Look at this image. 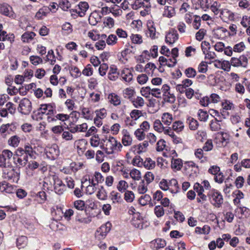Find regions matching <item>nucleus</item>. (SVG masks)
<instances>
[{
	"label": "nucleus",
	"instance_id": "f257e3e1",
	"mask_svg": "<svg viewBox=\"0 0 250 250\" xmlns=\"http://www.w3.org/2000/svg\"><path fill=\"white\" fill-rule=\"evenodd\" d=\"M104 141L105 152L107 154H112L120 152L123 148L122 144L113 137H106Z\"/></svg>",
	"mask_w": 250,
	"mask_h": 250
},
{
	"label": "nucleus",
	"instance_id": "f03ea898",
	"mask_svg": "<svg viewBox=\"0 0 250 250\" xmlns=\"http://www.w3.org/2000/svg\"><path fill=\"white\" fill-rule=\"evenodd\" d=\"M2 177L12 182H17L19 179V173L16 172L12 166L3 167Z\"/></svg>",
	"mask_w": 250,
	"mask_h": 250
},
{
	"label": "nucleus",
	"instance_id": "7ed1b4c3",
	"mask_svg": "<svg viewBox=\"0 0 250 250\" xmlns=\"http://www.w3.org/2000/svg\"><path fill=\"white\" fill-rule=\"evenodd\" d=\"M210 202L216 208L221 207L223 203V198L220 192L215 189H212L208 194Z\"/></svg>",
	"mask_w": 250,
	"mask_h": 250
},
{
	"label": "nucleus",
	"instance_id": "20e7f679",
	"mask_svg": "<svg viewBox=\"0 0 250 250\" xmlns=\"http://www.w3.org/2000/svg\"><path fill=\"white\" fill-rule=\"evenodd\" d=\"M36 146H33L32 141L30 143H26L24 144L23 148L25 151V155H24L23 162L28 163V157L31 159H35L36 156L38 155L37 153L35 150Z\"/></svg>",
	"mask_w": 250,
	"mask_h": 250
},
{
	"label": "nucleus",
	"instance_id": "39448f33",
	"mask_svg": "<svg viewBox=\"0 0 250 250\" xmlns=\"http://www.w3.org/2000/svg\"><path fill=\"white\" fill-rule=\"evenodd\" d=\"M32 104L28 99L24 98L20 101L18 110L22 114H29L32 111Z\"/></svg>",
	"mask_w": 250,
	"mask_h": 250
},
{
	"label": "nucleus",
	"instance_id": "423d86ee",
	"mask_svg": "<svg viewBox=\"0 0 250 250\" xmlns=\"http://www.w3.org/2000/svg\"><path fill=\"white\" fill-rule=\"evenodd\" d=\"M25 155L23 147H18L13 154L14 162L16 165H19L21 167H25L27 163L23 162L24 155Z\"/></svg>",
	"mask_w": 250,
	"mask_h": 250
},
{
	"label": "nucleus",
	"instance_id": "0eeeda50",
	"mask_svg": "<svg viewBox=\"0 0 250 250\" xmlns=\"http://www.w3.org/2000/svg\"><path fill=\"white\" fill-rule=\"evenodd\" d=\"M12 156L13 153L11 151L8 149L3 150L0 154V167H3L12 166L10 160Z\"/></svg>",
	"mask_w": 250,
	"mask_h": 250
},
{
	"label": "nucleus",
	"instance_id": "6e6552de",
	"mask_svg": "<svg viewBox=\"0 0 250 250\" xmlns=\"http://www.w3.org/2000/svg\"><path fill=\"white\" fill-rule=\"evenodd\" d=\"M163 101L166 103L173 104L176 100L175 95L170 92V88L167 84L162 86V98Z\"/></svg>",
	"mask_w": 250,
	"mask_h": 250
},
{
	"label": "nucleus",
	"instance_id": "1a4fd4ad",
	"mask_svg": "<svg viewBox=\"0 0 250 250\" xmlns=\"http://www.w3.org/2000/svg\"><path fill=\"white\" fill-rule=\"evenodd\" d=\"M229 62L230 66L237 67H246L248 64V59L246 56L241 55L239 58H231Z\"/></svg>",
	"mask_w": 250,
	"mask_h": 250
},
{
	"label": "nucleus",
	"instance_id": "9d476101",
	"mask_svg": "<svg viewBox=\"0 0 250 250\" xmlns=\"http://www.w3.org/2000/svg\"><path fill=\"white\" fill-rule=\"evenodd\" d=\"M53 180L54 181V189L55 192L58 194H62L65 190V185L62 181L56 175L53 176Z\"/></svg>",
	"mask_w": 250,
	"mask_h": 250
},
{
	"label": "nucleus",
	"instance_id": "9b49d317",
	"mask_svg": "<svg viewBox=\"0 0 250 250\" xmlns=\"http://www.w3.org/2000/svg\"><path fill=\"white\" fill-rule=\"evenodd\" d=\"M179 38V35L174 29H170L166 36L165 41L169 44H173Z\"/></svg>",
	"mask_w": 250,
	"mask_h": 250
},
{
	"label": "nucleus",
	"instance_id": "f8f14e48",
	"mask_svg": "<svg viewBox=\"0 0 250 250\" xmlns=\"http://www.w3.org/2000/svg\"><path fill=\"white\" fill-rule=\"evenodd\" d=\"M219 17L225 22H227L228 21H233L234 19V15L233 13L227 8L221 9Z\"/></svg>",
	"mask_w": 250,
	"mask_h": 250
},
{
	"label": "nucleus",
	"instance_id": "ddd939ff",
	"mask_svg": "<svg viewBox=\"0 0 250 250\" xmlns=\"http://www.w3.org/2000/svg\"><path fill=\"white\" fill-rule=\"evenodd\" d=\"M1 13L10 18L15 19L16 17V14L13 12L12 7L8 5H2L0 7Z\"/></svg>",
	"mask_w": 250,
	"mask_h": 250
},
{
	"label": "nucleus",
	"instance_id": "4468645a",
	"mask_svg": "<svg viewBox=\"0 0 250 250\" xmlns=\"http://www.w3.org/2000/svg\"><path fill=\"white\" fill-rule=\"evenodd\" d=\"M123 136L122 139V145L125 146H130L132 144V139L129 133L127 130H123L122 131Z\"/></svg>",
	"mask_w": 250,
	"mask_h": 250
},
{
	"label": "nucleus",
	"instance_id": "2eb2a0df",
	"mask_svg": "<svg viewBox=\"0 0 250 250\" xmlns=\"http://www.w3.org/2000/svg\"><path fill=\"white\" fill-rule=\"evenodd\" d=\"M78 6V8L75 10L76 12L78 13L80 17H83L89 8L88 3L85 1L80 2Z\"/></svg>",
	"mask_w": 250,
	"mask_h": 250
},
{
	"label": "nucleus",
	"instance_id": "dca6fc26",
	"mask_svg": "<svg viewBox=\"0 0 250 250\" xmlns=\"http://www.w3.org/2000/svg\"><path fill=\"white\" fill-rule=\"evenodd\" d=\"M121 77L123 81L126 83L130 82L133 79L131 71L128 68L124 69L121 73Z\"/></svg>",
	"mask_w": 250,
	"mask_h": 250
},
{
	"label": "nucleus",
	"instance_id": "f3484780",
	"mask_svg": "<svg viewBox=\"0 0 250 250\" xmlns=\"http://www.w3.org/2000/svg\"><path fill=\"white\" fill-rule=\"evenodd\" d=\"M117 70V68L114 65L110 67L108 73V78L110 80L115 81L118 78L119 73Z\"/></svg>",
	"mask_w": 250,
	"mask_h": 250
},
{
	"label": "nucleus",
	"instance_id": "a211bd4d",
	"mask_svg": "<svg viewBox=\"0 0 250 250\" xmlns=\"http://www.w3.org/2000/svg\"><path fill=\"white\" fill-rule=\"evenodd\" d=\"M111 224L109 222H107L104 225H102L98 230H97V233H99L102 237H104L106 234L109 232L111 229Z\"/></svg>",
	"mask_w": 250,
	"mask_h": 250
},
{
	"label": "nucleus",
	"instance_id": "6ab92c4d",
	"mask_svg": "<svg viewBox=\"0 0 250 250\" xmlns=\"http://www.w3.org/2000/svg\"><path fill=\"white\" fill-rule=\"evenodd\" d=\"M107 99L109 102L115 106H117L121 104V98L116 93H112L109 94L108 95Z\"/></svg>",
	"mask_w": 250,
	"mask_h": 250
},
{
	"label": "nucleus",
	"instance_id": "aec40b11",
	"mask_svg": "<svg viewBox=\"0 0 250 250\" xmlns=\"http://www.w3.org/2000/svg\"><path fill=\"white\" fill-rule=\"evenodd\" d=\"M168 187L169 188L168 190L172 193H176L179 191V187L178 182L175 179H172L168 181Z\"/></svg>",
	"mask_w": 250,
	"mask_h": 250
},
{
	"label": "nucleus",
	"instance_id": "412c9836",
	"mask_svg": "<svg viewBox=\"0 0 250 250\" xmlns=\"http://www.w3.org/2000/svg\"><path fill=\"white\" fill-rule=\"evenodd\" d=\"M210 128L213 131H217L221 129L222 123L221 121L214 118L210 121Z\"/></svg>",
	"mask_w": 250,
	"mask_h": 250
},
{
	"label": "nucleus",
	"instance_id": "4be33fe9",
	"mask_svg": "<svg viewBox=\"0 0 250 250\" xmlns=\"http://www.w3.org/2000/svg\"><path fill=\"white\" fill-rule=\"evenodd\" d=\"M109 197L113 204H119L122 201L121 194L115 191H112L110 192Z\"/></svg>",
	"mask_w": 250,
	"mask_h": 250
},
{
	"label": "nucleus",
	"instance_id": "5701e85b",
	"mask_svg": "<svg viewBox=\"0 0 250 250\" xmlns=\"http://www.w3.org/2000/svg\"><path fill=\"white\" fill-rule=\"evenodd\" d=\"M130 102L136 108H141L145 105V101L144 99L140 96L133 98Z\"/></svg>",
	"mask_w": 250,
	"mask_h": 250
},
{
	"label": "nucleus",
	"instance_id": "b1692460",
	"mask_svg": "<svg viewBox=\"0 0 250 250\" xmlns=\"http://www.w3.org/2000/svg\"><path fill=\"white\" fill-rule=\"evenodd\" d=\"M162 123L167 125H169L173 120L172 115L168 112H165L162 116Z\"/></svg>",
	"mask_w": 250,
	"mask_h": 250
},
{
	"label": "nucleus",
	"instance_id": "393cba45",
	"mask_svg": "<svg viewBox=\"0 0 250 250\" xmlns=\"http://www.w3.org/2000/svg\"><path fill=\"white\" fill-rule=\"evenodd\" d=\"M135 93V90L130 87L125 88L123 91L124 97L129 100L130 101L134 98Z\"/></svg>",
	"mask_w": 250,
	"mask_h": 250
},
{
	"label": "nucleus",
	"instance_id": "a878e982",
	"mask_svg": "<svg viewBox=\"0 0 250 250\" xmlns=\"http://www.w3.org/2000/svg\"><path fill=\"white\" fill-rule=\"evenodd\" d=\"M171 163V168L177 170H180L183 164L182 159L179 158H172Z\"/></svg>",
	"mask_w": 250,
	"mask_h": 250
},
{
	"label": "nucleus",
	"instance_id": "bb28decb",
	"mask_svg": "<svg viewBox=\"0 0 250 250\" xmlns=\"http://www.w3.org/2000/svg\"><path fill=\"white\" fill-rule=\"evenodd\" d=\"M234 108V105L232 103L229 101H226L222 103V115H225L226 114L229 115L228 110H230Z\"/></svg>",
	"mask_w": 250,
	"mask_h": 250
},
{
	"label": "nucleus",
	"instance_id": "cd10ccee",
	"mask_svg": "<svg viewBox=\"0 0 250 250\" xmlns=\"http://www.w3.org/2000/svg\"><path fill=\"white\" fill-rule=\"evenodd\" d=\"M36 34L33 32H25L21 36V40L24 42H29L32 41Z\"/></svg>",
	"mask_w": 250,
	"mask_h": 250
},
{
	"label": "nucleus",
	"instance_id": "c85d7f7f",
	"mask_svg": "<svg viewBox=\"0 0 250 250\" xmlns=\"http://www.w3.org/2000/svg\"><path fill=\"white\" fill-rule=\"evenodd\" d=\"M50 9L49 7L47 6H44L42 8L40 9L36 14V17L38 19H41L43 17L46 16V15L49 13Z\"/></svg>",
	"mask_w": 250,
	"mask_h": 250
},
{
	"label": "nucleus",
	"instance_id": "c756f323",
	"mask_svg": "<svg viewBox=\"0 0 250 250\" xmlns=\"http://www.w3.org/2000/svg\"><path fill=\"white\" fill-rule=\"evenodd\" d=\"M89 185L86 188L85 192L87 194L91 195L96 191L97 189L96 186H98V184L94 183L93 180H92L91 181L89 180Z\"/></svg>",
	"mask_w": 250,
	"mask_h": 250
},
{
	"label": "nucleus",
	"instance_id": "7c9ffc66",
	"mask_svg": "<svg viewBox=\"0 0 250 250\" xmlns=\"http://www.w3.org/2000/svg\"><path fill=\"white\" fill-rule=\"evenodd\" d=\"M74 208L78 210L81 211L86 214L85 210V203L82 200H76L74 202Z\"/></svg>",
	"mask_w": 250,
	"mask_h": 250
},
{
	"label": "nucleus",
	"instance_id": "2f4dec72",
	"mask_svg": "<svg viewBox=\"0 0 250 250\" xmlns=\"http://www.w3.org/2000/svg\"><path fill=\"white\" fill-rule=\"evenodd\" d=\"M21 141V138L17 135L11 136L8 141V144L9 146L14 147H17Z\"/></svg>",
	"mask_w": 250,
	"mask_h": 250
},
{
	"label": "nucleus",
	"instance_id": "473e14b6",
	"mask_svg": "<svg viewBox=\"0 0 250 250\" xmlns=\"http://www.w3.org/2000/svg\"><path fill=\"white\" fill-rule=\"evenodd\" d=\"M175 15L174 8L172 6L165 7L163 15L167 18H171Z\"/></svg>",
	"mask_w": 250,
	"mask_h": 250
},
{
	"label": "nucleus",
	"instance_id": "72a5a7b5",
	"mask_svg": "<svg viewBox=\"0 0 250 250\" xmlns=\"http://www.w3.org/2000/svg\"><path fill=\"white\" fill-rule=\"evenodd\" d=\"M184 125L183 122L177 121L174 122L172 125V130L177 133L180 132L183 130Z\"/></svg>",
	"mask_w": 250,
	"mask_h": 250
},
{
	"label": "nucleus",
	"instance_id": "f704fd0d",
	"mask_svg": "<svg viewBox=\"0 0 250 250\" xmlns=\"http://www.w3.org/2000/svg\"><path fill=\"white\" fill-rule=\"evenodd\" d=\"M143 166L147 169H152L155 167V162L150 158H146L143 162Z\"/></svg>",
	"mask_w": 250,
	"mask_h": 250
},
{
	"label": "nucleus",
	"instance_id": "c9c22d12",
	"mask_svg": "<svg viewBox=\"0 0 250 250\" xmlns=\"http://www.w3.org/2000/svg\"><path fill=\"white\" fill-rule=\"evenodd\" d=\"M149 184L146 183L144 180L141 181L137 187V191L140 194H144L147 191V186Z\"/></svg>",
	"mask_w": 250,
	"mask_h": 250
},
{
	"label": "nucleus",
	"instance_id": "e433bc0d",
	"mask_svg": "<svg viewBox=\"0 0 250 250\" xmlns=\"http://www.w3.org/2000/svg\"><path fill=\"white\" fill-rule=\"evenodd\" d=\"M148 30L146 32V35L148 37H149L152 39H154L156 38V29L154 27L153 25L151 23H149L147 25Z\"/></svg>",
	"mask_w": 250,
	"mask_h": 250
},
{
	"label": "nucleus",
	"instance_id": "4c0bfd02",
	"mask_svg": "<svg viewBox=\"0 0 250 250\" xmlns=\"http://www.w3.org/2000/svg\"><path fill=\"white\" fill-rule=\"evenodd\" d=\"M154 129L160 133L163 132L166 127L163 126V125L160 120H156L153 123Z\"/></svg>",
	"mask_w": 250,
	"mask_h": 250
},
{
	"label": "nucleus",
	"instance_id": "58836bf2",
	"mask_svg": "<svg viewBox=\"0 0 250 250\" xmlns=\"http://www.w3.org/2000/svg\"><path fill=\"white\" fill-rule=\"evenodd\" d=\"M27 244V238L25 236H21L17 239V245L19 249L24 248Z\"/></svg>",
	"mask_w": 250,
	"mask_h": 250
},
{
	"label": "nucleus",
	"instance_id": "ea45409f",
	"mask_svg": "<svg viewBox=\"0 0 250 250\" xmlns=\"http://www.w3.org/2000/svg\"><path fill=\"white\" fill-rule=\"evenodd\" d=\"M185 169L186 170L191 169L192 171H194V173H196L198 171V167L195 165L193 162H187L185 163L184 165Z\"/></svg>",
	"mask_w": 250,
	"mask_h": 250
},
{
	"label": "nucleus",
	"instance_id": "a19ab883",
	"mask_svg": "<svg viewBox=\"0 0 250 250\" xmlns=\"http://www.w3.org/2000/svg\"><path fill=\"white\" fill-rule=\"evenodd\" d=\"M51 155L53 158H56L59 155V150L58 147L56 145H54L51 147H49L46 151Z\"/></svg>",
	"mask_w": 250,
	"mask_h": 250
},
{
	"label": "nucleus",
	"instance_id": "79ce46f5",
	"mask_svg": "<svg viewBox=\"0 0 250 250\" xmlns=\"http://www.w3.org/2000/svg\"><path fill=\"white\" fill-rule=\"evenodd\" d=\"M97 198L101 200H105L107 199V195L105 189L103 186L99 188V190L97 193Z\"/></svg>",
	"mask_w": 250,
	"mask_h": 250
},
{
	"label": "nucleus",
	"instance_id": "37998d69",
	"mask_svg": "<svg viewBox=\"0 0 250 250\" xmlns=\"http://www.w3.org/2000/svg\"><path fill=\"white\" fill-rule=\"evenodd\" d=\"M188 122L190 129L195 130L197 129L199 124L197 120L192 117H189Z\"/></svg>",
	"mask_w": 250,
	"mask_h": 250
},
{
	"label": "nucleus",
	"instance_id": "c03bdc74",
	"mask_svg": "<svg viewBox=\"0 0 250 250\" xmlns=\"http://www.w3.org/2000/svg\"><path fill=\"white\" fill-rule=\"evenodd\" d=\"M82 113L83 117L87 120H92L93 118V113L88 108H83Z\"/></svg>",
	"mask_w": 250,
	"mask_h": 250
},
{
	"label": "nucleus",
	"instance_id": "a18cd8bd",
	"mask_svg": "<svg viewBox=\"0 0 250 250\" xmlns=\"http://www.w3.org/2000/svg\"><path fill=\"white\" fill-rule=\"evenodd\" d=\"M129 175L135 180H139L141 178L140 171L136 168H133L130 171Z\"/></svg>",
	"mask_w": 250,
	"mask_h": 250
},
{
	"label": "nucleus",
	"instance_id": "49530a36",
	"mask_svg": "<svg viewBox=\"0 0 250 250\" xmlns=\"http://www.w3.org/2000/svg\"><path fill=\"white\" fill-rule=\"evenodd\" d=\"M131 164L134 166L141 167L143 164V160L140 156L136 155L133 158Z\"/></svg>",
	"mask_w": 250,
	"mask_h": 250
},
{
	"label": "nucleus",
	"instance_id": "de8ad7c7",
	"mask_svg": "<svg viewBox=\"0 0 250 250\" xmlns=\"http://www.w3.org/2000/svg\"><path fill=\"white\" fill-rule=\"evenodd\" d=\"M210 227L208 225L204 226L202 228L196 227L195 232L199 234H208L210 231Z\"/></svg>",
	"mask_w": 250,
	"mask_h": 250
},
{
	"label": "nucleus",
	"instance_id": "09e8293b",
	"mask_svg": "<svg viewBox=\"0 0 250 250\" xmlns=\"http://www.w3.org/2000/svg\"><path fill=\"white\" fill-rule=\"evenodd\" d=\"M130 115L131 118L136 121L140 117L143 116V113L141 110L138 109H134L131 111L130 113Z\"/></svg>",
	"mask_w": 250,
	"mask_h": 250
},
{
	"label": "nucleus",
	"instance_id": "8fccbe9b",
	"mask_svg": "<svg viewBox=\"0 0 250 250\" xmlns=\"http://www.w3.org/2000/svg\"><path fill=\"white\" fill-rule=\"evenodd\" d=\"M198 116L200 121L206 122L208 119V115L206 111H204L202 109H200L198 112Z\"/></svg>",
	"mask_w": 250,
	"mask_h": 250
},
{
	"label": "nucleus",
	"instance_id": "3c124183",
	"mask_svg": "<svg viewBox=\"0 0 250 250\" xmlns=\"http://www.w3.org/2000/svg\"><path fill=\"white\" fill-rule=\"evenodd\" d=\"M27 164V167L31 170H34L35 169L38 168L40 166L39 162L35 160H31L30 161H28Z\"/></svg>",
	"mask_w": 250,
	"mask_h": 250
},
{
	"label": "nucleus",
	"instance_id": "603ef678",
	"mask_svg": "<svg viewBox=\"0 0 250 250\" xmlns=\"http://www.w3.org/2000/svg\"><path fill=\"white\" fill-rule=\"evenodd\" d=\"M185 74L188 78H194L196 75V71L192 67H188L185 69Z\"/></svg>",
	"mask_w": 250,
	"mask_h": 250
},
{
	"label": "nucleus",
	"instance_id": "864d4df0",
	"mask_svg": "<svg viewBox=\"0 0 250 250\" xmlns=\"http://www.w3.org/2000/svg\"><path fill=\"white\" fill-rule=\"evenodd\" d=\"M152 96L158 99L162 98V87L161 89L157 88H153L151 90Z\"/></svg>",
	"mask_w": 250,
	"mask_h": 250
},
{
	"label": "nucleus",
	"instance_id": "5fc2aeb1",
	"mask_svg": "<svg viewBox=\"0 0 250 250\" xmlns=\"http://www.w3.org/2000/svg\"><path fill=\"white\" fill-rule=\"evenodd\" d=\"M134 135L136 138L139 140H143L146 137L145 131L140 128H138L135 132Z\"/></svg>",
	"mask_w": 250,
	"mask_h": 250
},
{
	"label": "nucleus",
	"instance_id": "6e6d98bb",
	"mask_svg": "<svg viewBox=\"0 0 250 250\" xmlns=\"http://www.w3.org/2000/svg\"><path fill=\"white\" fill-rule=\"evenodd\" d=\"M151 200V197L147 194L141 196L139 199V203L142 206H145Z\"/></svg>",
	"mask_w": 250,
	"mask_h": 250
},
{
	"label": "nucleus",
	"instance_id": "4d7b16f0",
	"mask_svg": "<svg viewBox=\"0 0 250 250\" xmlns=\"http://www.w3.org/2000/svg\"><path fill=\"white\" fill-rule=\"evenodd\" d=\"M196 158L201 160V162L207 161L206 157L204 156L203 150L201 148L197 149L194 153Z\"/></svg>",
	"mask_w": 250,
	"mask_h": 250
},
{
	"label": "nucleus",
	"instance_id": "13d9d810",
	"mask_svg": "<svg viewBox=\"0 0 250 250\" xmlns=\"http://www.w3.org/2000/svg\"><path fill=\"white\" fill-rule=\"evenodd\" d=\"M135 196L133 192L131 191L127 190L125 191V200L128 203L132 202L134 199Z\"/></svg>",
	"mask_w": 250,
	"mask_h": 250
},
{
	"label": "nucleus",
	"instance_id": "bf43d9fd",
	"mask_svg": "<svg viewBox=\"0 0 250 250\" xmlns=\"http://www.w3.org/2000/svg\"><path fill=\"white\" fill-rule=\"evenodd\" d=\"M245 45L243 42H240L235 44L233 47V51L235 52H241L245 48Z\"/></svg>",
	"mask_w": 250,
	"mask_h": 250
},
{
	"label": "nucleus",
	"instance_id": "052dcab7",
	"mask_svg": "<svg viewBox=\"0 0 250 250\" xmlns=\"http://www.w3.org/2000/svg\"><path fill=\"white\" fill-rule=\"evenodd\" d=\"M130 38L134 43L141 44L143 42L142 37L139 34H132Z\"/></svg>",
	"mask_w": 250,
	"mask_h": 250
},
{
	"label": "nucleus",
	"instance_id": "680f3d73",
	"mask_svg": "<svg viewBox=\"0 0 250 250\" xmlns=\"http://www.w3.org/2000/svg\"><path fill=\"white\" fill-rule=\"evenodd\" d=\"M152 88L149 86L143 87L141 88L140 92L142 96L148 98L151 94Z\"/></svg>",
	"mask_w": 250,
	"mask_h": 250
},
{
	"label": "nucleus",
	"instance_id": "e2e57ef3",
	"mask_svg": "<svg viewBox=\"0 0 250 250\" xmlns=\"http://www.w3.org/2000/svg\"><path fill=\"white\" fill-rule=\"evenodd\" d=\"M208 65L205 62L202 61L199 65L197 68L198 71L200 73H205L208 70Z\"/></svg>",
	"mask_w": 250,
	"mask_h": 250
},
{
	"label": "nucleus",
	"instance_id": "0e129e2a",
	"mask_svg": "<svg viewBox=\"0 0 250 250\" xmlns=\"http://www.w3.org/2000/svg\"><path fill=\"white\" fill-rule=\"evenodd\" d=\"M128 188V184L124 180H121L119 182L117 186L118 189L121 192H124Z\"/></svg>",
	"mask_w": 250,
	"mask_h": 250
},
{
	"label": "nucleus",
	"instance_id": "69168bd1",
	"mask_svg": "<svg viewBox=\"0 0 250 250\" xmlns=\"http://www.w3.org/2000/svg\"><path fill=\"white\" fill-rule=\"evenodd\" d=\"M7 112L10 114L13 115L16 112V107L14 104L11 102L7 103L5 105V107H4Z\"/></svg>",
	"mask_w": 250,
	"mask_h": 250
},
{
	"label": "nucleus",
	"instance_id": "338daca9",
	"mask_svg": "<svg viewBox=\"0 0 250 250\" xmlns=\"http://www.w3.org/2000/svg\"><path fill=\"white\" fill-rule=\"evenodd\" d=\"M144 179L146 180L147 184L151 183L154 179V175L150 171H147L144 177Z\"/></svg>",
	"mask_w": 250,
	"mask_h": 250
},
{
	"label": "nucleus",
	"instance_id": "774afa93",
	"mask_svg": "<svg viewBox=\"0 0 250 250\" xmlns=\"http://www.w3.org/2000/svg\"><path fill=\"white\" fill-rule=\"evenodd\" d=\"M59 5L63 10L66 11L70 7L71 4L68 0H60Z\"/></svg>",
	"mask_w": 250,
	"mask_h": 250
}]
</instances>
